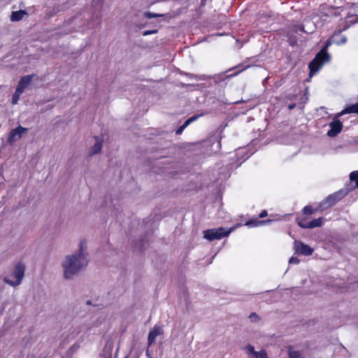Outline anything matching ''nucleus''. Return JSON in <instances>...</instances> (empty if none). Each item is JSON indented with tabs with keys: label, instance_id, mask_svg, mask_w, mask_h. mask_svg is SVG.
<instances>
[{
	"label": "nucleus",
	"instance_id": "nucleus-11",
	"mask_svg": "<svg viewBox=\"0 0 358 358\" xmlns=\"http://www.w3.org/2000/svg\"><path fill=\"white\" fill-rule=\"evenodd\" d=\"M163 329L159 326H155L149 332L148 340V345H151L155 342V338L157 336L163 334Z\"/></svg>",
	"mask_w": 358,
	"mask_h": 358
},
{
	"label": "nucleus",
	"instance_id": "nucleus-8",
	"mask_svg": "<svg viewBox=\"0 0 358 358\" xmlns=\"http://www.w3.org/2000/svg\"><path fill=\"white\" fill-rule=\"evenodd\" d=\"M348 191L347 190L341 189L334 194L329 195L326 198V200L331 205V206H333L338 201L341 200L348 194Z\"/></svg>",
	"mask_w": 358,
	"mask_h": 358
},
{
	"label": "nucleus",
	"instance_id": "nucleus-2",
	"mask_svg": "<svg viewBox=\"0 0 358 358\" xmlns=\"http://www.w3.org/2000/svg\"><path fill=\"white\" fill-rule=\"evenodd\" d=\"M332 44L330 40L326 41L323 48L316 55L315 58L310 62L308 67L310 69V76H313L323 66L324 63L330 59V55L327 52L328 48Z\"/></svg>",
	"mask_w": 358,
	"mask_h": 358
},
{
	"label": "nucleus",
	"instance_id": "nucleus-21",
	"mask_svg": "<svg viewBox=\"0 0 358 358\" xmlns=\"http://www.w3.org/2000/svg\"><path fill=\"white\" fill-rule=\"evenodd\" d=\"M350 179L351 181L355 182V185L353 189L358 187V171H352L350 174Z\"/></svg>",
	"mask_w": 358,
	"mask_h": 358
},
{
	"label": "nucleus",
	"instance_id": "nucleus-33",
	"mask_svg": "<svg viewBox=\"0 0 358 358\" xmlns=\"http://www.w3.org/2000/svg\"><path fill=\"white\" fill-rule=\"evenodd\" d=\"M201 115H202V114L195 115H193L192 117H189V119L191 120L192 122H194V121L196 120Z\"/></svg>",
	"mask_w": 358,
	"mask_h": 358
},
{
	"label": "nucleus",
	"instance_id": "nucleus-14",
	"mask_svg": "<svg viewBox=\"0 0 358 358\" xmlns=\"http://www.w3.org/2000/svg\"><path fill=\"white\" fill-rule=\"evenodd\" d=\"M322 223L323 218L319 217L308 222L306 225L302 226V229H314L315 227H321L322 225Z\"/></svg>",
	"mask_w": 358,
	"mask_h": 358
},
{
	"label": "nucleus",
	"instance_id": "nucleus-9",
	"mask_svg": "<svg viewBox=\"0 0 358 358\" xmlns=\"http://www.w3.org/2000/svg\"><path fill=\"white\" fill-rule=\"evenodd\" d=\"M330 129L327 132V136L334 137L338 135L343 129V124L339 120H336L329 123Z\"/></svg>",
	"mask_w": 358,
	"mask_h": 358
},
{
	"label": "nucleus",
	"instance_id": "nucleus-32",
	"mask_svg": "<svg viewBox=\"0 0 358 358\" xmlns=\"http://www.w3.org/2000/svg\"><path fill=\"white\" fill-rule=\"evenodd\" d=\"M307 222H306V220H299V221H298V224H299V226L301 228H302V226H303V225H306V224H307Z\"/></svg>",
	"mask_w": 358,
	"mask_h": 358
},
{
	"label": "nucleus",
	"instance_id": "nucleus-22",
	"mask_svg": "<svg viewBox=\"0 0 358 358\" xmlns=\"http://www.w3.org/2000/svg\"><path fill=\"white\" fill-rule=\"evenodd\" d=\"M289 356L290 358H301L302 354L299 351L289 349Z\"/></svg>",
	"mask_w": 358,
	"mask_h": 358
},
{
	"label": "nucleus",
	"instance_id": "nucleus-20",
	"mask_svg": "<svg viewBox=\"0 0 358 358\" xmlns=\"http://www.w3.org/2000/svg\"><path fill=\"white\" fill-rule=\"evenodd\" d=\"M271 220H267L266 221H258V220H256V221H248L246 222V225L248 226H252V227H257V226H259V225H262V224H264L266 223H268V222H271Z\"/></svg>",
	"mask_w": 358,
	"mask_h": 358
},
{
	"label": "nucleus",
	"instance_id": "nucleus-3",
	"mask_svg": "<svg viewBox=\"0 0 358 358\" xmlns=\"http://www.w3.org/2000/svg\"><path fill=\"white\" fill-rule=\"evenodd\" d=\"M24 271L25 266L24 264L21 262L17 264L12 273L4 278L3 282L12 287L18 286L24 277Z\"/></svg>",
	"mask_w": 358,
	"mask_h": 358
},
{
	"label": "nucleus",
	"instance_id": "nucleus-5",
	"mask_svg": "<svg viewBox=\"0 0 358 358\" xmlns=\"http://www.w3.org/2000/svg\"><path fill=\"white\" fill-rule=\"evenodd\" d=\"M339 10V8L322 4L319 8L318 16L321 18L323 17H337L340 15Z\"/></svg>",
	"mask_w": 358,
	"mask_h": 358
},
{
	"label": "nucleus",
	"instance_id": "nucleus-24",
	"mask_svg": "<svg viewBox=\"0 0 358 358\" xmlns=\"http://www.w3.org/2000/svg\"><path fill=\"white\" fill-rule=\"evenodd\" d=\"M184 74L187 76H188L189 78L195 79V80H204L203 78H207L206 76H198L196 74H192L189 73H184Z\"/></svg>",
	"mask_w": 358,
	"mask_h": 358
},
{
	"label": "nucleus",
	"instance_id": "nucleus-17",
	"mask_svg": "<svg viewBox=\"0 0 358 358\" xmlns=\"http://www.w3.org/2000/svg\"><path fill=\"white\" fill-rule=\"evenodd\" d=\"M22 93H23V92L22 90H20V89H17V88L15 89V91L14 94H13L12 99H11L12 104L15 105L17 103V101H19L20 96Z\"/></svg>",
	"mask_w": 358,
	"mask_h": 358
},
{
	"label": "nucleus",
	"instance_id": "nucleus-1",
	"mask_svg": "<svg viewBox=\"0 0 358 358\" xmlns=\"http://www.w3.org/2000/svg\"><path fill=\"white\" fill-rule=\"evenodd\" d=\"M89 262L87 242L81 241L79 249L73 253L66 255L61 262L64 279L66 280H73L87 266Z\"/></svg>",
	"mask_w": 358,
	"mask_h": 358
},
{
	"label": "nucleus",
	"instance_id": "nucleus-18",
	"mask_svg": "<svg viewBox=\"0 0 358 358\" xmlns=\"http://www.w3.org/2000/svg\"><path fill=\"white\" fill-rule=\"evenodd\" d=\"M330 207H331V205L328 203V201H327V200L325 199L319 203V205H318L317 208L315 209V210L324 211Z\"/></svg>",
	"mask_w": 358,
	"mask_h": 358
},
{
	"label": "nucleus",
	"instance_id": "nucleus-31",
	"mask_svg": "<svg viewBox=\"0 0 358 358\" xmlns=\"http://www.w3.org/2000/svg\"><path fill=\"white\" fill-rule=\"evenodd\" d=\"M186 128V126H185L184 124H182V126H180L178 130L176 131V134H180L182 131Z\"/></svg>",
	"mask_w": 358,
	"mask_h": 358
},
{
	"label": "nucleus",
	"instance_id": "nucleus-36",
	"mask_svg": "<svg viewBox=\"0 0 358 358\" xmlns=\"http://www.w3.org/2000/svg\"><path fill=\"white\" fill-rule=\"evenodd\" d=\"M294 108H295V104H290V105H289V106H288V108H289V110H292V109H294Z\"/></svg>",
	"mask_w": 358,
	"mask_h": 358
},
{
	"label": "nucleus",
	"instance_id": "nucleus-34",
	"mask_svg": "<svg viewBox=\"0 0 358 358\" xmlns=\"http://www.w3.org/2000/svg\"><path fill=\"white\" fill-rule=\"evenodd\" d=\"M267 216V211L266 210H264L260 214L259 217L262 218Z\"/></svg>",
	"mask_w": 358,
	"mask_h": 358
},
{
	"label": "nucleus",
	"instance_id": "nucleus-25",
	"mask_svg": "<svg viewBox=\"0 0 358 358\" xmlns=\"http://www.w3.org/2000/svg\"><path fill=\"white\" fill-rule=\"evenodd\" d=\"M249 318L250 321L252 322H257L260 320L259 316L255 313H250V315H249Z\"/></svg>",
	"mask_w": 358,
	"mask_h": 358
},
{
	"label": "nucleus",
	"instance_id": "nucleus-12",
	"mask_svg": "<svg viewBox=\"0 0 358 358\" xmlns=\"http://www.w3.org/2000/svg\"><path fill=\"white\" fill-rule=\"evenodd\" d=\"M33 76V75H28L22 77L16 88L20 89V90L24 92V89L27 88L31 83Z\"/></svg>",
	"mask_w": 358,
	"mask_h": 358
},
{
	"label": "nucleus",
	"instance_id": "nucleus-27",
	"mask_svg": "<svg viewBox=\"0 0 358 358\" xmlns=\"http://www.w3.org/2000/svg\"><path fill=\"white\" fill-rule=\"evenodd\" d=\"M243 70V69L240 70V71H237L236 73H232V74H230V75H228V76H224L225 73H221V74H220V75H219V77H220V78H221V77H222H222H225V78H232V77H234V76H237V75H238L239 73H241Z\"/></svg>",
	"mask_w": 358,
	"mask_h": 358
},
{
	"label": "nucleus",
	"instance_id": "nucleus-23",
	"mask_svg": "<svg viewBox=\"0 0 358 358\" xmlns=\"http://www.w3.org/2000/svg\"><path fill=\"white\" fill-rule=\"evenodd\" d=\"M143 15L148 19L164 16V14L155 13H152V12H145V13H144Z\"/></svg>",
	"mask_w": 358,
	"mask_h": 358
},
{
	"label": "nucleus",
	"instance_id": "nucleus-13",
	"mask_svg": "<svg viewBox=\"0 0 358 358\" xmlns=\"http://www.w3.org/2000/svg\"><path fill=\"white\" fill-rule=\"evenodd\" d=\"M95 143L94 145L91 148L90 155L92 156L94 155L98 154L102 148V140L99 138L98 136H95Z\"/></svg>",
	"mask_w": 358,
	"mask_h": 358
},
{
	"label": "nucleus",
	"instance_id": "nucleus-19",
	"mask_svg": "<svg viewBox=\"0 0 358 358\" xmlns=\"http://www.w3.org/2000/svg\"><path fill=\"white\" fill-rule=\"evenodd\" d=\"M330 207H331V205L328 203V201H327V200L325 199L319 203V205H318L317 208L315 209V210L324 211Z\"/></svg>",
	"mask_w": 358,
	"mask_h": 358
},
{
	"label": "nucleus",
	"instance_id": "nucleus-26",
	"mask_svg": "<svg viewBox=\"0 0 358 358\" xmlns=\"http://www.w3.org/2000/svg\"><path fill=\"white\" fill-rule=\"evenodd\" d=\"M303 211L304 214L311 215L316 210H313L310 206H306L303 208Z\"/></svg>",
	"mask_w": 358,
	"mask_h": 358
},
{
	"label": "nucleus",
	"instance_id": "nucleus-16",
	"mask_svg": "<svg viewBox=\"0 0 358 358\" xmlns=\"http://www.w3.org/2000/svg\"><path fill=\"white\" fill-rule=\"evenodd\" d=\"M26 12L24 10L13 11L10 15V20L13 22L20 21L23 18Z\"/></svg>",
	"mask_w": 358,
	"mask_h": 358
},
{
	"label": "nucleus",
	"instance_id": "nucleus-30",
	"mask_svg": "<svg viewBox=\"0 0 358 358\" xmlns=\"http://www.w3.org/2000/svg\"><path fill=\"white\" fill-rule=\"evenodd\" d=\"M157 32V29H153V30H146L143 33V36H148L150 34H154Z\"/></svg>",
	"mask_w": 358,
	"mask_h": 358
},
{
	"label": "nucleus",
	"instance_id": "nucleus-4",
	"mask_svg": "<svg viewBox=\"0 0 358 358\" xmlns=\"http://www.w3.org/2000/svg\"><path fill=\"white\" fill-rule=\"evenodd\" d=\"M231 231L232 229L226 230L222 227L208 229L203 231V238L210 241L214 240H220L223 237L227 236L231 232Z\"/></svg>",
	"mask_w": 358,
	"mask_h": 358
},
{
	"label": "nucleus",
	"instance_id": "nucleus-6",
	"mask_svg": "<svg viewBox=\"0 0 358 358\" xmlns=\"http://www.w3.org/2000/svg\"><path fill=\"white\" fill-rule=\"evenodd\" d=\"M294 248L296 252L305 256H309L313 252V248H311L309 245L303 243V242L299 241H294Z\"/></svg>",
	"mask_w": 358,
	"mask_h": 358
},
{
	"label": "nucleus",
	"instance_id": "nucleus-28",
	"mask_svg": "<svg viewBox=\"0 0 358 358\" xmlns=\"http://www.w3.org/2000/svg\"><path fill=\"white\" fill-rule=\"evenodd\" d=\"M299 262V259L295 257H292L289 260V264H298Z\"/></svg>",
	"mask_w": 358,
	"mask_h": 358
},
{
	"label": "nucleus",
	"instance_id": "nucleus-15",
	"mask_svg": "<svg viewBox=\"0 0 358 358\" xmlns=\"http://www.w3.org/2000/svg\"><path fill=\"white\" fill-rule=\"evenodd\" d=\"M350 113H357L358 114V103L355 104H352L348 107H346L345 109H343L342 111H341L338 114V117L342 116L345 114H350Z\"/></svg>",
	"mask_w": 358,
	"mask_h": 358
},
{
	"label": "nucleus",
	"instance_id": "nucleus-29",
	"mask_svg": "<svg viewBox=\"0 0 358 358\" xmlns=\"http://www.w3.org/2000/svg\"><path fill=\"white\" fill-rule=\"evenodd\" d=\"M346 42H347V37L345 36H343L340 41H334V43H335L339 45L345 44Z\"/></svg>",
	"mask_w": 358,
	"mask_h": 358
},
{
	"label": "nucleus",
	"instance_id": "nucleus-35",
	"mask_svg": "<svg viewBox=\"0 0 358 358\" xmlns=\"http://www.w3.org/2000/svg\"><path fill=\"white\" fill-rule=\"evenodd\" d=\"M192 122L191 121V120L189 118H188L184 123L183 124L185 126H186V127L190 124L192 123Z\"/></svg>",
	"mask_w": 358,
	"mask_h": 358
},
{
	"label": "nucleus",
	"instance_id": "nucleus-7",
	"mask_svg": "<svg viewBox=\"0 0 358 358\" xmlns=\"http://www.w3.org/2000/svg\"><path fill=\"white\" fill-rule=\"evenodd\" d=\"M244 350L249 358H268L267 353L264 350L257 352L251 345L245 346Z\"/></svg>",
	"mask_w": 358,
	"mask_h": 358
},
{
	"label": "nucleus",
	"instance_id": "nucleus-10",
	"mask_svg": "<svg viewBox=\"0 0 358 358\" xmlns=\"http://www.w3.org/2000/svg\"><path fill=\"white\" fill-rule=\"evenodd\" d=\"M27 128L22 127V126L19 125L17 127L10 131L8 138V141L10 143H12L17 139L20 138L23 134L27 132Z\"/></svg>",
	"mask_w": 358,
	"mask_h": 358
}]
</instances>
